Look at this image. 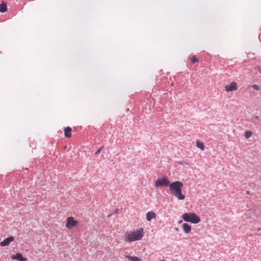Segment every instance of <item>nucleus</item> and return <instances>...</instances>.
I'll return each instance as SVG.
<instances>
[{
    "mask_svg": "<svg viewBox=\"0 0 261 261\" xmlns=\"http://www.w3.org/2000/svg\"><path fill=\"white\" fill-rule=\"evenodd\" d=\"M155 213L152 211L149 212L146 214V219L148 221H151L153 218H155Z\"/></svg>",
    "mask_w": 261,
    "mask_h": 261,
    "instance_id": "nucleus-10",
    "label": "nucleus"
},
{
    "mask_svg": "<svg viewBox=\"0 0 261 261\" xmlns=\"http://www.w3.org/2000/svg\"><path fill=\"white\" fill-rule=\"evenodd\" d=\"M191 61L193 63L198 62V59L195 56H193L192 57V58H191Z\"/></svg>",
    "mask_w": 261,
    "mask_h": 261,
    "instance_id": "nucleus-16",
    "label": "nucleus"
},
{
    "mask_svg": "<svg viewBox=\"0 0 261 261\" xmlns=\"http://www.w3.org/2000/svg\"><path fill=\"white\" fill-rule=\"evenodd\" d=\"M181 218L186 222L196 224L200 222V218L194 213H184Z\"/></svg>",
    "mask_w": 261,
    "mask_h": 261,
    "instance_id": "nucleus-3",
    "label": "nucleus"
},
{
    "mask_svg": "<svg viewBox=\"0 0 261 261\" xmlns=\"http://www.w3.org/2000/svg\"><path fill=\"white\" fill-rule=\"evenodd\" d=\"M182 186V184L179 181L173 182L169 185V189L171 193L179 200H183L185 198V195L181 193Z\"/></svg>",
    "mask_w": 261,
    "mask_h": 261,
    "instance_id": "nucleus-1",
    "label": "nucleus"
},
{
    "mask_svg": "<svg viewBox=\"0 0 261 261\" xmlns=\"http://www.w3.org/2000/svg\"><path fill=\"white\" fill-rule=\"evenodd\" d=\"M143 236V229L140 228L136 231L132 232L128 234L126 237V241L127 242H133L141 240Z\"/></svg>",
    "mask_w": 261,
    "mask_h": 261,
    "instance_id": "nucleus-2",
    "label": "nucleus"
},
{
    "mask_svg": "<svg viewBox=\"0 0 261 261\" xmlns=\"http://www.w3.org/2000/svg\"><path fill=\"white\" fill-rule=\"evenodd\" d=\"M65 136L67 138H70L71 136V128L69 126H67L64 129Z\"/></svg>",
    "mask_w": 261,
    "mask_h": 261,
    "instance_id": "nucleus-9",
    "label": "nucleus"
},
{
    "mask_svg": "<svg viewBox=\"0 0 261 261\" xmlns=\"http://www.w3.org/2000/svg\"><path fill=\"white\" fill-rule=\"evenodd\" d=\"M181 222H182V220H180V221H179V223H181Z\"/></svg>",
    "mask_w": 261,
    "mask_h": 261,
    "instance_id": "nucleus-22",
    "label": "nucleus"
},
{
    "mask_svg": "<svg viewBox=\"0 0 261 261\" xmlns=\"http://www.w3.org/2000/svg\"><path fill=\"white\" fill-rule=\"evenodd\" d=\"M247 194H250V192H249V191H247Z\"/></svg>",
    "mask_w": 261,
    "mask_h": 261,
    "instance_id": "nucleus-21",
    "label": "nucleus"
},
{
    "mask_svg": "<svg viewBox=\"0 0 261 261\" xmlns=\"http://www.w3.org/2000/svg\"><path fill=\"white\" fill-rule=\"evenodd\" d=\"M14 241V238L12 236L4 239L2 242H1L0 245L1 246H8L11 242Z\"/></svg>",
    "mask_w": 261,
    "mask_h": 261,
    "instance_id": "nucleus-7",
    "label": "nucleus"
},
{
    "mask_svg": "<svg viewBox=\"0 0 261 261\" xmlns=\"http://www.w3.org/2000/svg\"><path fill=\"white\" fill-rule=\"evenodd\" d=\"M78 224L79 222L77 221L74 220L73 217H70L67 219L66 227L68 229H71L73 227L76 226Z\"/></svg>",
    "mask_w": 261,
    "mask_h": 261,
    "instance_id": "nucleus-5",
    "label": "nucleus"
},
{
    "mask_svg": "<svg viewBox=\"0 0 261 261\" xmlns=\"http://www.w3.org/2000/svg\"><path fill=\"white\" fill-rule=\"evenodd\" d=\"M155 185L158 188L168 187L170 185V181L166 177L160 178L155 181Z\"/></svg>",
    "mask_w": 261,
    "mask_h": 261,
    "instance_id": "nucleus-4",
    "label": "nucleus"
},
{
    "mask_svg": "<svg viewBox=\"0 0 261 261\" xmlns=\"http://www.w3.org/2000/svg\"><path fill=\"white\" fill-rule=\"evenodd\" d=\"M238 87L235 82H231L229 85L225 87V89L227 92H230L237 90Z\"/></svg>",
    "mask_w": 261,
    "mask_h": 261,
    "instance_id": "nucleus-6",
    "label": "nucleus"
},
{
    "mask_svg": "<svg viewBox=\"0 0 261 261\" xmlns=\"http://www.w3.org/2000/svg\"><path fill=\"white\" fill-rule=\"evenodd\" d=\"M258 37H259L260 41H261V34H260L259 35Z\"/></svg>",
    "mask_w": 261,
    "mask_h": 261,
    "instance_id": "nucleus-19",
    "label": "nucleus"
},
{
    "mask_svg": "<svg viewBox=\"0 0 261 261\" xmlns=\"http://www.w3.org/2000/svg\"><path fill=\"white\" fill-rule=\"evenodd\" d=\"M255 118L256 119H258L259 118V117L258 116H256Z\"/></svg>",
    "mask_w": 261,
    "mask_h": 261,
    "instance_id": "nucleus-20",
    "label": "nucleus"
},
{
    "mask_svg": "<svg viewBox=\"0 0 261 261\" xmlns=\"http://www.w3.org/2000/svg\"><path fill=\"white\" fill-rule=\"evenodd\" d=\"M260 72L261 73V69L260 70Z\"/></svg>",
    "mask_w": 261,
    "mask_h": 261,
    "instance_id": "nucleus-24",
    "label": "nucleus"
},
{
    "mask_svg": "<svg viewBox=\"0 0 261 261\" xmlns=\"http://www.w3.org/2000/svg\"><path fill=\"white\" fill-rule=\"evenodd\" d=\"M182 229L184 232L186 233H189L191 230V227L190 225L186 223L182 225Z\"/></svg>",
    "mask_w": 261,
    "mask_h": 261,
    "instance_id": "nucleus-11",
    "label": "nucleus"
},
{
    "mask_svg": "<svg viewBox=\"0 0 261 261\" xmlns=\"http://www.w3.org/2000/svg\"><path fill=\"white\" fill-rule=\"evenodd\" d=\"M125 257L127 258L129 261H141V259L137 256H132L128 255H125Z\"/></svg>",
    "mask_w": 261,
    "mask_h": 261,
    "instance_id": "nucleus-12",
    "label": "nucleus"
},
{
    "mask_svg": "<svg viewBox=\"0 0 261 261\" xmlns=\"http://www.w3.org/2000/svg\"><path fill=\"white\" fill-rule=\"evenodd\" d=\"M12 259H16L19 261H26L27 258L23 257L20 253H17L15 255L12 256Z\"/></svg>",
    "mask_w": 261,
    "mask_h": 261,
    "instance_id": "nucleus-8",
    "label": "nucleus"
},
{
    "mask_svg": "<svg viewBox=\"0 0 261 261\" xmlns=\"http://www.w3.org/2000/svg\"><path fill=\"white\" fill-rule=\"evenodd\" d=\"M252 135V132L251 131L248 130L245 132V136L246 138L248 139L251 137Z\"/></svg>",
    "mask_w": 261,
    "mask_h": 261,
    "instance_id": "nucleus-15",
    "label": "nucleus"
},
{
    "mask_svg": "<svg viewBox=\"0 0 261 261\" xmlns=\"http://www.w3.org/2000/svg\"><path fill=\"white\" fill-rule=\"evenodd\" d=\"M196 146L198 148H200L202 150H204L205 148V146L204 145L203 143L199 142L198 141H197L196 142Z\"/></svg>",
    "mask_w": 261,
    "mask_h": 261,
    "instance_id": "nucleus-13",
    "label": "nucleus"
},
{
    "mask_svg": "<svg viewBox=\"0 0 261 261\" xmlns=\"http://www.w3.org/2000/svg\"><path fill=\"white\" fill-rule=\"evenodd\" d=\"M7 10V5L5 4H0V12L2 13H4L6 12Z\"/></svg>",
    "mask_w": 261,
    "mask_h": 261,
    "instance_id": "nucleus-14",
    "label": "nucleus"
},
{
    "mask_svg": "<svg viewBox=\"0 0 261 261\" xmlns=\"http://www.w3.org/2000/svg\"><path fill=\"white\" fill-rule=\"evenodd\" d=\"M159 261H166L165 260H159Z\"/></svg>",
    "mask_w": 261,
    "mask_h": 261,
    "instance_id": "nucleus-23",
    "label": "nucleus"
},
{
    "mask_svg": "<svg viewBox=\"0 0 261 261\" xmlns=\"http://www.w3.org/2000/svg\"><path fill=\"white\" fill-rule=\"evenodd\" d=\"M252 87L254 89H255V90H259V86H258V85H255V84L252 85Z\"/></svg>",
    "mask_w": 261,
    "mask_h": 261,
    "instance_id": "nucleus-17",
    "label": "nucleus"
},
{
    "mask_svg": "<svg viewBox=\"0 0 261 261\" xmlns=\"http://www.w3.org/2000/svg\"><path fill=\"white\" fill-rule=\"evenodd\" d=\"M103 147H104V146H103H103H101V147H100V148H99V149L97 150V151L95 152V154H98V153H99L101 152V150L102 149V148H103Z\"/></svg>",
    "mask_w": 261,
    "mask_h": 261,
    "instance_id": "nucleus-18",
    "label": "nucleus"
}]
</instances>
